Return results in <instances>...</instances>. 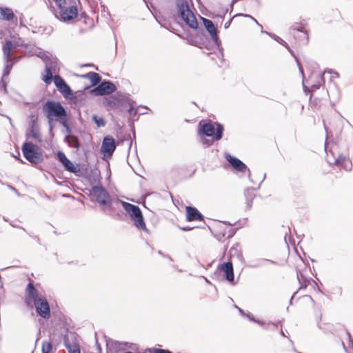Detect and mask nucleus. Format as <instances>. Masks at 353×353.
<instances>
[{"mask_svg":"<svg viewBox=\"0 0 353 353\" xmlns=\"http://www.w3.org/2000/svg\"><path fill=\"white\" fill-rule=\"evenodd\" d=\"M318 76L319 78V80L318 81V82L316 83H314L311 85L312 88H314V89H318L319 88L321 83L323 81V75L319 73V74H318Z\"/></svg>","mask_w":353,"mask_h":353,"instance_id":"nucleus-33","label":"nucleus"},{"mask_svg":"<svg viewBox=\"0 0 353 353\" xmlns=\"http://www.w3.org/2000/svg\"><path fill=\"white\" fill-rule=\"evenodd\" d=\"M57 73V72L52 71V70L46 68L44 74H42V80L46 84H50L54 81L53 74Z\"/></svg>","mask_w":353,"mask_h":353,"instance_id":"nucleus-24","label":"nucleus"},{"mask_svg":"<svg viewBox=\"0 0 353 353\" xmlns=\"http://www.w3.org/2000/svg\"><path fill=\"white\" fill-rule=\"evenodd\" d=\"M25 158L33 164L42 162L43 155L39 147L32 143H25L22 148Z\"/></svg>","mask_w":353,"mask_h":353,"instance_id":"nucleus-4","label":"nucleus"},{"mask_svg":"<svg viewBox=\"0 0 353 353\" xmlns=\"http://www.w3.org/2000/svg\"><path fill=\"white\" fill-rule=\"evenodd\" d=\"M33 137L37 139V133H33L32 134Z\"/></svg>","mask_w":353,"mask_h":353,"instance_id":"nucleus-41","label":"nucleus"},{"mask_svg":"<svg viewBox=\"0 0 353 353\" xmlns=\"http://www.w3.org/2000/svg\"><path fill=\"white\" fill-rule=\"evenodd\" d=\"M225 159L227 161L231 164V165L239 172H245L247 170L250 172V170L248 169L247 166L245 163H243L239 159L232 157L229 154H225Z\"/></svg>","mask_w":353,"mask_h":353,"instance_id":"nucleus-15","label":"nucleus"},{"mask_svg":"<svg viewBox=\"0 0 353 353\" xmlns=\"http://www.w3.org/2000/svg\"><path fill=\"white\" fill-rule=\"evenodd\" d=\"M202 143L204 145H206L208 146L212 144V141L209 139H202Z\"/></svg>","mask_w":353,"mask_h":353,"instance_id":"nucleus-36","label":"nucleus"},{"mask_svg":"<svg viewBox=\"0 0 353 353\" xmlns=\"http://www.w3.org/2000/svg\"><path fill=\"white\" fill-rule=\"evenodd\" d=\"M124 210L129 214L134 221L135 226L141 230H146L145 224L143 221V216L139 208L125 201H121Z\"/></svg>","mask_w":353,"mask_h":353,"instance_id":"nucleus-5","label":"nucleus"},{"mask_svg":"<svg viewBox=\"0 0 353 353\" xmlns=\"http://www.w3.org/2000/svg\"><path fill=\"white\" fill-rule=\"evenodd\" d=\"M93 121L97 123L98 127L104 126L105 125V121L103 118L98 117L96 115H94L92 117Z\"/></svg>","mask_w":353,"mask_h":353,"instance_id":"nucleus-31","label":"nucleus"},{"mask_svg":"<svg viewBox=\"0 0 353 353\" xmlns=\"http://www.w3.org/2000/svg\"><path fill=\"white\" fill-rule=\"evenodd\" d=\"M42 353H54L53 347L50 342L43 341L42 343Z\"/></svg>","mask_w":353,"mask_h":353,"instance_id":"nucleus-28","label":"nucleus"},{"mask_svg":"<svg viewBox=\"0 0 353 353\" xmlns=\"http://www.w3.org/2000/svg\"><path fill=\"white\" fill-rule=\"evenodd\" d=\"M281 334H282L283 336H285V334H284V332H281Z\"/></svg>","mask_w":353,"mask_h":353,"instance_id":"nucleus-46","label":"nucleus"},{"mask_svg":"<svg viewBox=\"0 0 353 353\" xmlns=\"http://www.w3.org/2000/svg\"><path fill=\"white\" fill-rule=\"evenodd\" d=\"M43 110L49 121L66 120V112L59 102L47 101L43 105Z\"/></svg>","mask_w":353,"mask_h":353,"instance_id":"nucleus-1","label":"nucleus"},{"mask_svg":"<svg viewBox=\"0 0 353 353\" xmlns=\"http://www.w3.org/2000/svg\"><path fill=\"white\" fill-rule=\"evenodd\" d=\"M147 351L150 353H172L169 350L158 348L148 349Z\"/></svg>","mask_w":353,"mask_h":353,"instance_id":"nucleus-32","label":"nucleus"},{"mask_svg":"<svg viewBox=\"0 0 353 353\" xmlns=\"http://www.w3.org/2000/svg\"><path fill=\"white\" fill-rule=\"evenodd\" d=\"M0 14L3 19L6 21L12 20L14 15L12 10L8 8H0Z\"/></svg>","mask_w":353,"mask_h":353,"instance_id":"nucleus-25","label":"nucleus"},{"mask_svg":"<svg viewBox=\"0 0 353 353\" xmlns=\"http://www.w3.org/2000/svg\"><path fill=\"white\" fill-rule=\"evenodd\" d=\"M176 7L178 9V13L181 18L190 28L196 29L198 26V22L194 14L190 10L187 1L176 0Z\"/></svg>","mask_w":353,"mask_h":353,"instance_id":"nucleus-2","label":"nucleus"},{"mask_svg":"<svg viewBox=\"0 0 353 353\" xmlns=\"http://www.w3.org/2000/svg\"><path fill=\"white\" fill-rule=\"evenodd\" d=\"M26 291V302L28 305H32L40 298L38 296L37 292L31 283H28Z\"/></svg>","mask_w":353,"mask_h":353,"instance_id":"nucleus-18","label":"nucleus"},{"mask_svg":"<svg viewBox=\"0 0 353 353\" xmlns=\"http://www.w3.org/2000/svg\"><path fill=\"white\" fill-rule=\"evenodd\" d=\"M77 8L75 6L65 8V5L59 8V15L61 20L64 21L72 20L77 17Z\"/></svg>","mask_w":353,"mask_h":353,"instance_id":"nucleus-11","label":"nucleus"},{"mask_svg":"<svg viewBox=\"0 0 353 353\" xmlns=\"http://www.w3.org/2000/svg\"><path fill=\"white\" fill-rule=\"evenodd\" d=\"M54 1L59 8H62L64 5H65V0H54Z\"/></svg>","mask_w":353,"mask_h":353,"instance_id":"nucleus-34","label":"nucleus"},{"mask_svg":"<svg viewBox=\"0 0 353 353\" xmlns=\"http://www.w3.org/2000/svg\"><path fill=\"white\" fill-rule=\"evenodd\" d=\"M186 214L188 221L203 220L202 214L194 208L186 207Z\"/></svg>","mask_w":353,"mask_h":353,"instance_id":"nucleus-19","label":"nucleus"},{"mask_svg":"<svg viewBox=\"0 0 353 353\" xmlns=\"http://www.w3.org/2000/svg\"><path fill=\"white\" fill-rule=\"evenodd\" d=\"M42 61L45 63L46 68H48L54 72H59L60 63L57 57L47 52L46 59H42Z\"/></svg>","mask_w":353,"mask_h":353,"instance_id":"nucleus-17","label":"nucleus"},{"mask_svg":"<svg viewBox=\"0 0 353 353\" xmlns=\"http://www.w3.org/2000/svg\"><path fill=\"white\" fill-rule=\"evenodd\" d=\"M116 90L115 85L110 81L102 82L99 86L92 90L97 96H102L112 93Z\"/></svg>","mask_w":353,"mask_h":353,"instance_id":"nucleus-10","label":"nucleus"},{"mask_svg":"<svg viewBox=\"0 0 353 353\" xmlns=\"http://www.w3.org/2000/svg\"><path fill=\"white\" fill-rule=\"evenodd\" d=\"M221 270L224 272L225 279L230 281H234L233 266L232 263H224L221 265Z\"/></svg>","mask_w":353,"mask_h":353,"instance_id":"nucleus-20","label":"nucleus"},{"mask_svg":"<svg viewBox=\"0 0 353 353\" xmlns=\"http://www.w3.org/2000/svg\"><path fill=\"white\" fill-rule=\"evenodd\" d=\"M9 188H10L11 190H14V192H17V190H16L14 188H13V187H12V186H9Z\"/></svg>","mask_w":353,"mask_h":353,"instance_id":"nucleus-42","label":"nucleus"},{"mask_svg":"<svg viewBox=\"0 0 353 353\" xmlns=\"http://www.w3.org/2000/svg\"><path fill=\"white\" fill-rule=\"evenodd\" d=\"M35 305L38 314L44 319L50 317V307L47 300L43 297H40L37 301L33 303Z\"/></svg>","mask_w":353,"mask_h":353,"instance_id":"nucleus-9","label":"nucleus"},{"mask_svg":"<svg viewBox=\"0 0 353 353\" xmlns=\"http://www.w3.org/2000/svg\"><path fill=\"white\" fill-rule=\"evenodd\" d=\"M24 46L23 41L21 38L12 37L11 40L6 41L3 46L4 59L8 61L9 58L11 57V50L20 46L24 47Z\"/></svg>","mask_w":353,"mask_h":353,"instance_id":"nucleus-7","label":"nucleus"},{"mask_svg":"<svg viewBox=\"0 0 353 353\" xmlns=\"http://www.w3.org/2000/svg\"><path fill=\"white\" fill-rule=\"evenodd\" d=\"M54 83L58 90L64 97H68L72 94V90L70 88L59 75L54 76Z\"/></svg>","mask_w":353,"mask_h":353,"instance_id":"nucleus-12","label":"nucleus"},{"mask_svg":"<svg viewBox=\"0 0 353 353\" xmlns=\"http://www.w3.org/2000/svg\"><path fill=\"white\" fill-rule=\"evenodd\" d=\"M83 77L89 79L93 85H97L101 81L99 74L92 72L83 75Z\"/></svg>","mask_w":353,"mask_h":353,"instance_id":"nucleus-26","label":"nucleus"},{"mask_svg":"<svg viewBox=\"0 0 353 353\" xmlns=\"http://www.w3.org/2000/svg\"><path fill=\"white\" fill-rule=\"evenodd\" d=\"M202 19H203V25H204L205 28L208 31V32L210 34V36L212 37V38L214 40L216 41L218 39V36H217L216 28L214 26V23L212 22V21H210L209 19H207L205 18H202Z\"/></svg>","mask_w":353,"mask_h":353,"instance_id":"nucleus-21","label":"nucleus"},{"mask_svg":"<svg viewBox=\"0 0 353 353\" xmlns=\"http://www.w3.org/2000/svg\"><path fill=\"white\" fill-rule=\"evenodd\" d=\"M338 165L342 167L347 171L351 170L352 168V163L348 159H345L344 157L342 158L341 163L338 164Z\"/></svg>","mask_w":353,"mask_h":353,"instance_id":"nucleus-27","label":"nucleus"},{"mask_svg":"<svg viewBox=\"0 0 353 353\" xmlns=\"http://www.w3.org/2000/svg\"><path fill=\"white\" fill-rule=\"evenodd\" d=\"M127 348L135 350L136 345L130 344L128 346V343H121L117 341H110L107 343V353H119L125 350Z\"/></svg>","mask_w":353,"mask_h":353,"instance_id":"nucleus-8","label":"nucleus"},{"mask_svg":"<svg viewBox=\"0 0 353 353\" xmlns=\"http://www.w3.org/2000/svg\"><path fill=\"white\" fill-rule=\"evenodd\" d=\"M69 353H80L79 347L77 345H67Z\"/></svg>","mask_w":353,"mask_h":353,"instance_id":"nucleus-30","label":"nucleus"},{"mask_svg":"<svg viewBox=\"0 0 353 353\" xmlns=\"http://www.w3.org/2000/svg\"><path fill=\"white\" fill-rule=\"evenodd\" d=\"M128 111H129V113H130V114H136V111H134V108H133L132 105H130V109H129V110H128Z\"/></svg>","mask_w":353,"mask_h":353,"instance_id":"nucleus-38","label":"nucleus"},{"mask_svg":"<svg viewBox=\"0 0 353 353\" xmlns=\"http://www.w3.org/2000/svg\"><path fill=\"white\" fill-rule=\"evenodd\" d=\"M181 230H185H185H188L189 229H188V228H181Z\"/></svg>","mask_w":353,"mask_h":353,"instance_id":"nucleus-44","label":"nucleus"},{"mask_svg":"<svg viewBox=\"0 0 353 353\" xmlns=\"http://www.w3.org/2000/svg\"><path fill=\"white\" fill-rule=\"evenodd\" d=\"M5 61H6V65L5 66V68H4V70H3V78L8 76L10 72V70L12 68V65L14 64L13 62L9 63V62L10 61V57L9 58V60L8 61H7L6 59Z\"/></svg>","mask_w":353,"mask_h":353,"instance_id":"nucleus-29","label":"nucleus"},{"mask_svg":"<svg viewBox=\"0 0 353 353\" xmlns=\"http://www.w3.org/2000/svg\"><path fill=\"white\" fill-rule=\"evenodd\" d=\"M115 141L112 137L108 136L103 139L101 146V151L103 152L104 155H112L115 150Z\"/></svg>","mask_w":353,"mask_h":353,"instance_id":"nucleus-13","label":"nucleus"},{"mask_svg":"<svg viewBox=\"0 0 353 353\" xmlns=\"http://www.w3.org/2000/svg\"><path fill=\"white\" fill-rule=\"evenodd\" d=\"M274 39H275L278 42L281 43V44H283V46H286V47L288 46V44H287L284 41H283V40H282V39H281V38H279V37H276V36H274Z\"/></svg>","mask_w":353,"mask_h":353,"instance_id":"nucleus-35","label":"nucleus"},{"mask_svg":"<svg viewBox=\"0 0 353 353\" xmlns=\"http://www.w3.org/2000/svg\"><path fill=\"white\" fill-rule=\"evenodd\" d=\"M325 151H326V159L329 164L330 165H338L341 163V161L343 158L342 156L337 154L336 156L334 155V152L332 150H330L329 152L327 151V147L325 146Z\"/></svg>","mask_w":353,"mask_h":353,"instance_id":"nucleus-22","label":"nucleus"},{"mask_svg":"<svg viewBox=\"0 0 353 353\" xmlns=\"http://www.w3.org/2000/svg\"><path fill=\"white\" fill-rule=\"evenodd\" d=\"M236 307L238 308V310H239V312H240L241 314H243V310H242L241 308L238 307L237 306H236Z\"/></svg>","mask_w":353,"mask_h":353,"instance_id":"nucleus-40","label":"nucleus"},{"mask_svg":"<svg viewBox=\"0 0 353 353\" xmlns=\"http://www.w3.org/2000/svg\"><path fill=\"white\" fill-rule=\"evenodd\" d=\"M64 141L68 144L70 147L74 148L77 150H79L80 147V143L77 137L74 135H68L65 137Z\"/></svg>","mask_w":353,"mask_h":353,"instance_id":"nucleus-23","label":"nucleus"},{"mask_svg":"<svg viewBox=\"0 0 353 353\" xmlns=\"http://www.w3.org/2000/svg\"><path fill=\"white\" fill-rule=\"evenodd\" d=\"M299 70H300L302 74H303V69L301 68V67L300 65H299Z\"/></svg>","mask_w":353,"mask_h":353,"instance_id":"nucleus-43","label":"nucleus"},{"mask_svg":"<svg viewBox=\"0 0 353 353\" xmlns=\"http://www.w3.org/2000/svg\"><path fill=\"white\" fill-rule=\"evenodd\" d=\"M24 48L26 50V53L28 56H37L41 59H46L47 52L34 45L26 44L24 46Z\"/></svg>","mask_w":353,"mask_h":353,"instance_id":"nucleus-14","label":"nucleus"},{"mask_svg":"<svg viewBox=\"0 0 353 353\" xmlns=\"http://www.w3.org/2000/svg\"><path fill=\"white\" fill-rule=\"evenodd\" d=\"M252 19L254 20V21L256 22V23L259 24V23H258V21H257L256 19H254V18H252Z\"/></svg>","mask_w":353,"mask_h":353,"instance_id":"nucleus-45","label":"nucleus"},{"mask_svg":"<svg viewBox=\"0 0 353 353\" xmlns=\"http://www.w3.org/2000/svg\"><path fill=\"white\" fill-rule=\"evenodd\" d=\"M249 319L251 320V321H253L257 323H259V325H264V323L260 320H255L254 318L252 317H250V316H248Z\"/></svg>","mask_w":353,"mask_h":353,"instance_id":"nucleus-37","label":"nucleus"},{"mask_svg":"<svg viewBox=\"0 0 353 353\" xmlns=\"http://www.w3.org/2000/svg\"><path fill=\"white\" fill-rule=\"evenodd\" d=\"M57 158L59 161L63 164L65 170L75 173L79 171V169L77 167H76L65 155V154L59 151L57 152Z\"/></svg>","mask_w":353,"mask_h":353,"instance_id":"nucleus-16","label":"nucleus"},{"mask_svg":"<svg viewBox=\"0 0 353 353\" xmlns=\"http://www.w3.org/2000/svg\"><path fill=\"white\" fill-rule=\"evenodd\" d=\"M90 196L92 201L97 202L101 206L108 208L110 206V196L101 186H93L90 190Z\"/></svg>","mask_w":353,"mask_h":353,"instance_id":"nucleus-6","label":"nucleus"},{"mask_svg":"<svg viewBox=\"0 0 353 353\" xmlns=\"http://www.w3.org/2000/svg\"><path fill=\"white\" fill-rule=\"evenodd\" d=\"M327 72L331 73V72H330V70H329V71H327ZM332 77H335V78L339 77V74H338V73H337V72H332Z\"/></svg>","mask_w":353,"mask_h":353,"instance_id":"nucleus-39","label":"nucleus"},{"mask_svg":"<svg viewBox=\"0 0 353 353\" xmlns=\"http://www.w3.org/2000/svg\"><path fill=\"white\" fill-rule=\"evenodd\" d=\"M199 126L201 127L199 133H203L207 137H212L214 140H219L222 138L223 128L219 123L208 121L202 125L200 122Z\"/></svg>","mask_w":353,"mask_h":353,"instance_id":"nucleus-3","label":"nucleus"}]
</instances>
